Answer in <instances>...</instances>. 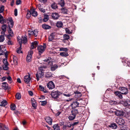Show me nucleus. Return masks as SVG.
Instances as JSON below:
<instances>
[{
	"mask_svg": "<svg viewBox=\"0 0 130 130\" xmlns=\"http://www.w3.org/2000/svg\"><path fill=\"white\" fill-rule=\"evenodd\" d=\"M7 102L6 101L4 100L2 101L1 103L0 106H5L7 105Z\"/></svg>",
	"mask_w": 130,
	"mask_h": 130,
	"instance_id": "33",
	"label": "nucleus"
},
{
	"mask_svg": "<svg viewBox=\"0 0 130 130\" xmlns=\"http://www.w3.org/2000/svg\"><path fill=\"white\" fill-rule=\"evenodd\" d=\"M48 20V15L45 16L44 19L43 20V21L44 22H46Z\"/></svg>",
	"mask_w": 130,
	"mask_h": 130,
	"instance_id": "49",
	"label": "nucleus"
},
{
	"mask_svg": "<svg viewBox=\"0 0 130 130\" xmlns=\"http://www.w3.org/2000/svg\"><path fill=\"white\" fill-rule=\"evenodd\" d=\"M60 55L62 57H66L68 55V54L67 52H62L60 53Z\"/></svg>",
	"mask_w": 130,
	"mask_h": 130,
	"instance_id": "30",
	"label": "nucleus"
},
{
	"mask_svg": "<svg viewBox=\"0 0 130 130\" xmlns=\"http://www.w3.org/2000/svg\"><path fill=\"white\" fill-rule=\"evenodd\" d=\"M39 10L42 12L44 13L45 12V10L42 7H41L39 9Z\"/></svg>",
	"mask_w": 130,
	"mask_h": 130,
	"instance_id": "61",
	"label": "nucleus"
},
{
	"mask_svg": "<svg viewBox=\"0 0 130 130\" xmlns=\"http://www.w3.org/2000/svg\"><path fill=\"white\" fill-rule=\"evenodd\" d=\"M5 40V38L3 35L0 36V42H3Z\"/></svg>",
	"mask_w": 130,
	"mask_h": 130,
	"instance_id": "48",
	"label": "nucleus"
},
{
	"mask_svg": "<svg viewBox=\"0 0 130 130\" xmlns=\"http://www.w3.org/2000/svg\"><path fill=\"white\" fill-rule=\"evenodd\" d=\"M38 69L39 70V71L38 72H41V73H44L43 72L44 71V69L43 68H42V67H40L38 68Z\"/></svg>",
	"mask_w": 130,
	"mask_h": 130,
	"instance_id": "55",
	"label": "nucleus"
},
{
	"mask_svg": "<svg viewBox=\"0 0 130 130\" xmlns=\"http://www.w3.org/2000/svg\"><path fill=\"white\" fill-rule=\"evenodd\" d=\"M28 34L30 35H33L34 33L33 31L32 30H30V29L28 30Z\"/></svg>",
	"mask_w": 130,
	"mask_h": 130,
	"instance_id": "53",
	"label": "nucleus"
},
{
	"mask_svg": "<svg viewBox=\"0 0 130 130\" xmlns=\"http://www.w3.org/2000/svg\"><path fill=\"white\" fill-rule=\"evenodd\" d=\"M54 74L50 72H46L45 74V77L47 78H49L50 77H53Z\"/></svg>",
	"mask_w": 130,
	"mask_h": 130,
	"instance_id": "20",
	"label": "nucleus"
},
{
	"mask_svg": "<svg viewBox=\"0 0 130 130\" xmlns=\"http://www.w3.org/2000/svg\"><path fill=\"white\" fill-rule=\"evenodd\" d=\"M114 94L116 96L118 97L120 99H122L123 98L121 93L120 92L118 91H116L115 92Z\"/></svg>",
	"mask_w": 130,
	"mask_h": 130,
	"instance_id": "18",
	"label": "nucleus"
},
{
	"mask_svg": "<svg viewBox=\"0 0 130 130\" xmlns=\"http://www.w3.org/2000/svg\"><path fill=\"white\" fill-rule=\"evenodd\" d=\"M38 45V43L37 41H35L32 42L31 45V49H32L36 48Z\"/></svg>",
	"mask_w": 130,
	"mask_h": 130,
	"instance_id": "17",
	"label": "nucleus"
},
{
	"mask_svg": "<svg viewBox=\"0 0 130 130\" xmlns=\"http://www.w3.org/2000/svg\"><path fill=\"white\" fill-rule=\"evenodd\" d=\"M33 53V51H30L28 52L27 55H29V56L31 55L32 56V55Z\"/></svg>",
	"mask_w": 130,
	"mask_h": 130,
	"instance_id": "59",
	"label": "nucleus"
},
{
	"mask_svg": "<svg viewBox=\"0 0 130 130\" xmlns=\"http://www.w3.org/2000/svg\"><path fill=\"white\" fill-rule=\"evenodd\" d=\"M37 50L40 54H41L44 51L45 49L44 48V47L42 45H40L38 46Z\"/></svg>",
	"mask_w": 130,
	"mask_h": 130,
	"instance_id": "9",
	"label": "nucleus"
},
{
	"mask_svg": "<svg viewBox=\"0 0 130 130\" xmlns=\"http://www.w3.org/2000/svg\"><path fill=\"white\" fill-rule=\"evenodd\" d=\"M63 38L64 40H68L70 39V36L68 35L64 34L63 36Z\"/></svg>",
	"mask_w": 130,
	"mask_h": 130,
	"instance_id": "35",
	"label": "nucleus"
},
{
	"mask_svg": "<svg viewBox=\"0 0 130 130\" xmlns=\"http://www.w3.org/2000/svg\"><path fill=\"white\" fill-rule=\"evenodd\" d=\"M79 122L78 121H77L76 122H73L72 124V126L73 127L75 125H77L78 124Z\"/></svg>",
	"mask_w": 130,
	"mask_h": 130,
	"instance_id": "54",
	"label": "nucleus"
},
{
	"mask_svg": "<svg viewBox=\"0 0 130 130\" xmlns=\"http://www.w3.org/2000/svg\"><path fill=\"white\" fill-rule=\"evenodd\" d=\"M31 103L32 106L34 108L36 109V104L35 100L34 99H32L31 100Z\"/></svg>",
	"mask_w": 130,
	"mask_h": 130,
	"instance_id": "21",
	"label": "nucleus"
},
{
	"mask_svg": "<svg viewBox=\"0 0 130 130\" xmlns=\"http://www.w3.org/2000/svg\"><path fill=\"white\" fill-rule=\"evenodd\" d=\"M42 27L43 28L46 29H49L51 27L50 26L47 24H43Z\"/></svg>",
	"mask_w": 130,
	"mask_h": 130,
	"instance_id": "34",
	"label": "nucleus"
},
{
	"mask_svg": "<svg viewBox=\"0 0 130 130\" xmlns=\"http://www.w3.org/2000/svg\"><path fill=\"white\" fill-rule=\"evenodd\" d=\"M54 34L55 33H52L51 34L49 37L48 39L49 41H51L54 39L55 37Z\"/></svg>",
	"mask_w": 130,
	"mask_h": 130,
	"instance_id": "22",
	"label": "nucleus"
},
{
	"mask_svg": "<svg viewBox=\"0 0 130 130\" xmlns=\"http://www.w3.org/2000/svg\"><path fill=\"white\" fill-rule=\"evenodd\" d=\"M30 80L31 78L30 75L26 76L24 77V80L26 83L28 84L29 83Z\"/></svg>",
	"mask_w": 130,
	"mask_h": 130,
	"instance_id": "12",
	"label": "nucleus"
},
{
	"mask_svg": "<svg viewBox=\"0 0 130 130\" xmlns=\"http://www.w3.org/2000/svg\"><path fill=\"white\" fill-rule=\"evenodd\" d=\"M2 29L4 31H6V24H3L2 26Z\"/></svg>",
	"mask_w": 130,
	"mask_h": 130,
	"instance_id": "43",
	"label": "nucleus"
},
{
	"mask_svg": "<svg viewBox=\"0 0 130 130\" xmlns=\"http://www.w3.org/2000/svg\"><path fill=\"white\" fill-rule=\"evenodd\" d=\"M4 6L2 5L0 7V13L3 12L4 11Z\"/></svg>",
	"mask_w": 130,
	"mask_h": 130,
	"instance_id": "51",
	"label": "nucleus"
},
{
	"mask_svg": "<svg viewBox=\"0 0 130 130\" xmlns=\"http://www.w3.org/2000/svg\"><path fill=\"white\" fill-rule=\"evenodd\" d=\"M45 62H48L47 65L48 67L51 66L53 64V61L51 60V58L50 57H48V58L44 60Z\"/></svg>",
	"mask_w": 130,
	"mask_h": 130,
	"instance_id": "7",
	"label": "nucleus"
},
{
	"mask_svg": "<svg viewBox=\"0 0 130 130\" xmlns=\"http://www.w3.org/2000/svg\"><path fill=\"white\" fill-rule=\"evenodd\" d=\"M7 79L8 81V82L10 83H11L12 82V79L11 77L10 76H8V77H7Z\"/></svg>",
	"mask_w": 130,
	"mask_h": 130,
	"instance_id": "52",
	"label": "nucleus"
},
{
	"mask_svg": "<svg viewBox=\"0 0 130 130\" xmlns=\"http://www.w3.org/2000/svg\"><path fill=\"white\" fill-rule=\"evenodd\" d=\"M52 16L54 19L57 20L59 17V16L58 13H52Z\"/></svg>",
	"mask_w": 130,
	"mask_h": 130,
	"instance_id": "16",
	"label": "nucleus"
},
{
	"mask_svg": "<svg viewBox=\"0 0 130 130\" xmlns=\"http://www.w3.org/2000/svg\"><path fill=\"white\" fill-rule=\"evenodd\" d=\"M59 4L61 6V7H63L65 4L64 0H60V2L59 3Z\"/></svg>",
	"mask_w": 130,
	"mask_h": 130,
	"instance_id": "36",
	"label": "nucleus"
},
{
	"mask_svg": "<svg viewBox=\"0 0 130 130\" xmlns=\"http://www.w3.org/2000/svg\"><path fill=\"white\" fill-rule=\"evenodd\" d=\"M31 55H30V56H29V55H27L26 57L27 61L28 62H30L31 61Z\"/></svg>",
	"mask_w": 130,
	"mask_h": 130,
	"instance_id": "44",
	"label": "nucleus"
},
{
	"mask_svg": "<svg viewBox=\"0 0 130 130\" xmlns=\"http://www.w3.org/2000/svg\"><path fill=\"white\" fill-rule=\"evenodd\" d=\"M44 74V73L38 72L36 74V77L37 80L38 81L39 80V78L42 77L43 76Z\"/></svg>",
	"mask_w": 130,
	"mask_h": 130,
	"instance_id": "10",
	"label": "nucleus"
},
{
	"mask_svg": "<svg viewBox=\"0 0 130 130\" xmlns=\"http://www.w3.org/2000/svg\"><path fill=\"white\" fill-rule=\"evenodd\" d=\"M14 15L15 16H17V9H15L14 10Z\"/></svg>",
	"mask_w": 130,
	"mask_h": 130,
	"instance_id": "63",
	"label": "nucleus"
},
{
	"mask_svg": "<svg viewBox=\"0 0 130 130\" xmlns=\"http://www.w3.org/2000/svg\"><path fill=\"white\" fill-rule=\"evenodd\" d=\"M2 86L3 88L5 90H6L7 89L8 85L7 83L5 82L3 83Z\"/></svg>",
	"mask_w": 130,
	"mask_h": 130,
	"instance_id": "26",
	"label": "nucleus"
},
{
	"mask_svg": "<svg viewBox=\"0 0 130 130\" xmlns=\"http://www.w3.org/2000/svg\"><path fill=\"white\" fill-rule=\"evenodd\" d=\"M115 120L116 123L120 125L124 124L125 122L124 120L122 118H117Z\"/></svg>",
	"mask_w": 130,
	"mask_h": 130,
	"instance_id": "6",
	"label": "nucleus"
},
{
	"mask_svg": "<svg viewBox=\"0 0 130 130\" xmlns=\"http://www.w3.org/2000/svg\"><path fill=\"white\" fill-rule=\"evenodd\" d=\"M60 51L67 52L68 51V49L67 48L61 47L60 48Z\"/></svg>",
	"mask_w": 130,
	"mask_h": 130,
	"instance_id": "47",
	"label": "nucleus"
},
{
	"mask_svg": "<svg viewBox=\"0 0 130 130\" xmlns=\"http://www.w3.org/2000/svg\"><path fill=\"white\" fill-rule=\"evenodd\" d=\"M9 64H4L3 66V69L5 70H8V66Z\"/></svg>",
	"mask_w": 130,
	"mask_h": 130,
	"instance_id": "39",
	"label": "nucleus"
},
{
	"mask_svg": "<svg viewBox=\"0 0 130 130\" xmlns=\"http://www.w3.org/2000/svg\"><path fill=\"white\" fill-rule=\"evenodd\" d=\"M114 114L118 117H121L124 115V112L122 110L115 109Z\"/></svg>",
	"mask_w": 130,
	"mask_h": 130,
	"instance_id": "3",
	"label": "nucleus"
},
{
	"mask_svg": "<svg viewBox=\"0 0 130 130\" xmlns=\"http://www.w3.org/2000/svg\"><path fill=\"white\" fill-rule=\"evenodd\" d=\"M6 58H4L3 60V62L4 64H8V62L7 61V57H5Z\"/></svg>",
	"mask_w": 130,
	"mask_h": 130,
	"instance_id": "45",
	"label": "nucleus"
},
{
	"mask_svg": "<svg viewBox=\"0 0 130 130\" xmlns=\"http://www.w3.org/2000/svg\"><path fill=\"white\" fill-rule=\"evenodd\" d=\"M39 88L41 91L44 92L45 93H46L47 92V91L44 89V87L41 85L39 86Z\"/></svg>",
	"mask_w": 130,
	"mask_h": 130,
	"instance_id": "27",
	"label": "nucleus"
},
{
	"mask_svg": "<svg viewBox=\"0 0 130 130\" xmlns=\"http://www.w3.org/2000/svg\"><path fill=\"white\" fill-rule=\"evenodd\" d=\"M46 122L48 123L49 125H51L52 122V120L49 117H46L44 118Z\"/></svg>",
	"mask_w": 130,
	"mask_h": 130,
	"instance_id": "14",
	"label": "nucleus"
},
{
	"mask_svg": "<svg viewBox=\"0 0 130 130\" xmlns=\"http://www.w3.org/2000/svg\"><path fill=\"white\" fill-rule=\"evenodd\" d=\"M19 44L20 46L17 49L21 50L22 47V41L21 40H20V41H19Z\"/></svg>",
	"mask_w": 130,
	"mask_h": 130,
	"instance_id": "57",
	"label": "nucleus"
},
{
	"mask_svg": "<svg viewBox=\"0 0 130 130\" xmlns=\"http://www.w3.org/2000/svg\"><path fill=\"white\" fill-rule=\"evenodd\" d=\"M66 33L67 34H70L71 33V32L70 31V30L68 28H66Z\"/></svg>",
	"mask_w": 130,
	"mask_h": 130,
	"instance_id": "58",
	"label": "nucleus"
},
{
	"mask_svg": "<svg viewBox=\"0 0 130 130\" xmlns=\"http://www.w3.org/2000/svg\"><path fill=\"white\" fill-rule=\"evenodd\" d=\"M40 102H41V105L42 106H44L46 104V102L45 101H41Z\"/></svg>",
	"mask_w": 130,
	"mask_h": 130,
	"instance_id": "56",
	"label": "nucleus"
},
{
	"mask_svg": "<svg viewBox=\"0 0 130 130\" xmlns=\"http://www.w3.org/2000/svg\"><path fill=\"white\" fill-rule=\"evenodd\" d=\"M53 127L54 130H60L59 126L58 124H55L54 125Z\"/></svg>",
	"mask_w": 130,
	"mask_h": 130,
	"instance_id": "31",
	"label": "nucleus"
},
{
	"mask_svg": "<svg viewBox=\"0 0 130 130\" xmlns=\"http://www.w3.org/2000/svg\"><path fill=\"white\" fill-rule=\"evenodd\" d=\"M61 13L63 14H67V10L65 8H62L61 9Z\"/></svg>",
	"mask_w": 130,
	"mask_h": 130,
	"instance_id": "28",
	"label": "nucleus"
},
{
	"mask_svg": "<svg viewBox=\"0 0 130 130\" xmlns=\"http://www.w3.org/2000/svg\"><path fill=\"white\" fill-rule=\"evenodd\" d=\"M16 108L15 105L14 104H12L10 105L11 109L12 110H15Z\"/></svg>",
	"mask_w": 130,
	"mask_h": 130,
	"instance_id": "46",
	"label": "nucleus"
},
{
	"mask_svg": "<svg viewBox=\"0 0 130 130\" xmlns=\"http://www.w3.org/2000/svg\"><path fill=\"white\" fill-rule=\"evenodd\" d=\"M79 105V103L77 102L76 101H74L71 104V106L72 107V108L73 109L78 107Z\"/></svg>",
	"mask_w": 130,
	"mask_h": 130,
	"instance_id": "11",
	"label": "nucleus"
},
{
	"mask_svg": "<svg viewBox=\"0 0 130 130\" xmlns=\"http://www.w3.org/2000/svg\"><path fill=\"white\" fill-rule=\"evenodd\" d=\"M109 127L113 129H116L117 128V125L115 124H110Z\"/></svg>",
	"mask_w": 130,
	"mask_h": 130,
	"instance_id": "38",
	"label": "nucleus"
},
{
	"mask_svg": "<svg viewBox=\"0 0 130 130\" xmlns=\"http://www.w3.org/2000/svg\"><path fill=\"white\" fill-rule=\"evenodd\" d=\"M31 11H29V10L27 11L26 14V18L27 19H29L31 16Z\"/></svg>",
	"mask_w": 130,
	"mask_h": 130,
	"instance_id": "37",
	"label": "nucleus"
},
{
	"mask_svg": "<svg viewBox=\"0 0 130 130\" xmlns=\"http://www.w3.org/2000/svg\"><path fill=\"white\" fill-rule=\"evenodd\" d=\"M8 32L9 34V35L11 36H13V33L11 28H10V27L9 26V27L8 28Z\"/></svg>",
	"mask_w": 130,
	"mask_h": 130,
	"instance_id": "29",
	"label": "nucleus"
},
{
	"mask_svg": "<svg viewBox=\"0 0 130 130\" xmlns=\"http://www.w3.org/2000/svg\"><path fill=\"white\" fill-rule=\"evenodd\" d=\"M21 2L20 0H17L16 2V4L17 5L20 4Z\"/></svg>",
	"mask_w": 130,
	"mask_h": 130,
	"instance_id": "60",
	"label": "nucleus"
},
{
	"mask_svg": "<svg viewBox=\"0 0 130 130\" xmlns=\"http://www.w3.org/2000/svg\"><path fill=\"white\" fill-rule=\"evenodd\" d=\"M22 38L21 39H20L18 40V41L19 42V41H20V40H21L22 43H22L25 44L26 43L27 41V37L25 36H22Z\"/></svg>",
	"mask_w": 130,
	"mask_h": 130,
	"instance_id": "13",
	"label": "nucleus"
},
{
	"mask_svg": "<svg viewBox=\"0 0 130 130\" xmlns=\"http://www.w3.org/2000/svg\"><path fill=\"white\" fill-rule=\"evenodd\" d=\"M40 2L43 3H45L47 1L46 0H38Z\"/></svg>",
	"mask_w": 130,
	"mask_h": 130,
	"instance_id": "64",
	"label": "nucleus"
},
{
	"mask_svg": "<svg viewBox=\"0 0 130 130\" xmlns=\"http://www.w3.org/2000/svg\"><path fill=\"white\" fill-rule=\"evenodd\" d=\"M33 35H34V36L36 37L38 35V31L37 30L35 29L33 31Z\"/></svg>",
	"mask_w": 130,
	"mask_h": 130,
	"instance_id": "50",
	"label": "nucleus"
},
{
	"mask_svg": "<svg viewBox=\"0 0 130 130\" xmlns=\"http://www.w3.org/2000/svg\"><path fill=\"white\" fill-rule=\"evenodd\" d=\"M76 116L72 113L70 114L68 117V118L70 121L74 120Z\"/></svg>",
	"mask_w": 130,
	"mask_h": 130,
	"instance_id": "23",
	"label": "nucleus"
},
{
	"mask_svg": "<svg viewBox=\"0 0 130 130\" xmlns=\"http://www.w3.org/2000/svg\"><path fill=\"white\" fill-rule=\"evenodd\" d=\"M119 89L121 91V92L122 94L125 95L128 93V91L127 89L125 87H120Z\"/></svg>",
	"mask_w": 130,
	"mask_h": 130,
	"instance_id": "8",
	"label": "nucleus"
},
{
	"mask_svg": "<svg viewBox=\"0 0 130 130\" xmlns=\"http://www.w3.org/2000/svg\"><path fill=\"white\" fill-rule=\"evenodd\" d=\"M61 93L58 91H53L51 93V95L52 98L54 99L58 98L60 95Z\"/></svg>",
	"mask_w": 130,
	"mask_h": 130,
	"instance_id": "2",
	"label": "nucleus"
},
{
	"mask_svg": "<svg viewBox=\"0 0 130 130\" xmlns=\"http://www.w3.org/2000/svg\"><path fill=\"white\" fill-rule=\"evenodd\" d=\"M71 113L76 116V115L78 113V110L77 109L73 110L71 111Z\"/></svg>",
	"mask_w": 130,
	"mask_h": 130,
	"instance_id": "32",
	"label": "nucleus"
},
{
	"mask_svg": "<svg viewBox=\"0 0 130 130\" xmlns=\"http://www.w3.org/2000/svg\"><path fill=\"white\" fill-rule=\"evenodd\" d=\"M124 105L125 106H128L129 105L128 104L127 101H125L123 103Z\"/></svg>",
	"mask_w": 130,
	"mask_h": 130,
	"instance_id": "62",
	"label": "nucleus"
},
{
	"mask_svg": "<svg viewBox=\"0 0 130 130\" xmlns=\"http://www.w3.org/2000/svg\"><path fill=\"white\" fill-rule=\"evenodd\" d=\"M128 60V58H123L122 59V61L124 65L129 66L130 65V62Z\"/></svg>",
	"mask_w": 130,
	"mask_h": 130,
	"instance_id": "4",
	"label": "nucleus"
},
{
	"mask_svg": "<svg viewBox=\"0 0 130 130\" xmlns=\"http://www.w3.org/2000/svg\"><path fill=\"white\" fill-rule=\"evenodd\" d=\"M115 109L113 108H111L107 110H105L104 112L105 114H106L107 116H111L113 115L115 113Z\"/></svg>",
	"mask_w": 130,
	"mask_h": 130,
	"instance_id": "1",
	"label": "nucleus"
},
{
	"mask_svg": "<svg viewBox=\"0 0 130 130\" xmlns=\"http://www.w3.org/2000/svg\"><path fill=\"white\" fill-rule=\"evenodd\" d=\"M15 96L17 99L19 100L21 99V94L19 93H17L16 94Z\"/></svg>",
	"mask_w": 130,
	"mask_h": 130,
	"instance_id": "42",
	"label": "nucleus"
},
{
	"mask_svg": "<svg viewBox=\"0 0 130 130\" xmlns=\"http://www.w3.org/2000/svg\"><path fill=\"white\" fill-rule=\"evenodd\" d=\"M0 129L1 130H9L8 127L3 124L0 123Z\"/></svg>",
	"mask_w": 130,
	"mask_h": 130,
	"instance_id": "15",
	"label": "nucleus"
},
{
	"mask_svg": "<svg viewBox=\"0 0 130 130\" xmlns=\"http://www.w3.org/2000/svg\"><path fill=\"white\" fill-rule=\"evenodd\" d=\"M58 66L57 64L52 65L51 67V70L52 71H54L58 68Z\"/></svg>",
	"mask_w": 130,
	"mask_h": 130,
	"instance_id": "24",
	"label": "nucleus"
},
{
	"mask_svg": "<svg viewBox=\"0 0 130 130\" xmlns=\"http://www.w3.org/2000/svg\"><path fill=\"white\" fill-rule=\"evenodd\" d=\"M31 14L34 17H37L38 15L37 12L35 9H33L31 10Z\"/></svg>",
	"mask_w": 130,
	"mask_h": 130,
	"instance_id": "19",
	"label": "nucleus"
},
{
	"mask_svg": "<svg viewBox=\"0 0 130 130\" xmlns=\"http://www.w3.org/2000/svg\"><path fill=\"white\" fill-rule=\"evenodd\" d=\"M52 8L53 9H56L57 7L56 4L55 3L52 4L51 5Z\"/></svg>",
	"mask_w": 130,
	"mask_h": 130,
	"instance_id": "40",
	"label": "nucleus"
},
{
	"mask_svg": "<svg viewBox=\"0 0 130 130\" xmlns=\"http://www.w3.org/2000/svg\"><path fill=\"white\" fill-rule=\"evenodd\" d=\"M47 86L50 89H52L55 87V85L52 81H50L47 84Z\"/></svg>",
	"mask_w": 130,
	"mask_h": 130,
	"instance_id": "5",
	"label": "nucleus"
},
{
	"mask_svg": "<svg viewBox=\"0 0 130 130\" xmlns=\"http://www.w3.org/2000/svg\"><path fill=\"white\" fill-rule=\"evenodd\" d=\"M109 103L111 105H114L117 104V103L116 101L110 100L109 102Z\"/></svg>",
	"mask_w": 130,
	"mask_h": 130,
	"instance_id": "41",
	"label": "nucleus"
},
{
	"mask_svg": "<svg viewBox=\"0 0 130 130\" xmlns=\"http://www.w3.org/2000/svg\"><path fill=\"white\" fill-rule=\"evenodd\" d=\"M63 25L62 22L61 21L57 22L56 24V26L58 27H61Z\"/></svg>",
	"mask_w": 130,
	"mask_h": 130,
	"instance_id": "25",
	"label": "nucleus"
}]
</instances>
